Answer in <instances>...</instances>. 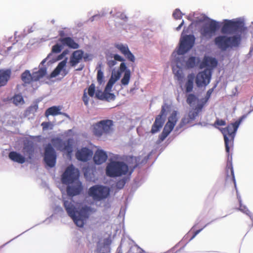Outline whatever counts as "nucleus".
<instances>
[{
    "mask_svg": "<svg viewBox=\"0 0 253 253\" xmlns=\"http://www.w3.org/2000/svg\"><path fill=\"white\" fill-rule=\"evenodd\" d=\"M244 118V116H242L235 123H231L226 127L220 129L223 135L225 151L228 157L229 156L230 149L233 147L234 139L236 132Z\"/></svg>",
    "mask_w": 253,
    "mask_h": 253,
    "instance_id": "f03ea898",
    "label": "nucleus"
},
{
    "mask_svg": "<svg viewBox=\"0 0 253 253\" xmlns=\"http://www.w3.org/2000/svg\"><path fill=\"white\" fill-rule=\"evenodd\" d=\"M68 52V50H64L62 53L60 55H59L58 56V58L59 59H61L65 55H66Z\"/></svg>",
    "mask_w": 253,
    "mask_h": 253,
    "instance_id": "6e6d98bb",
    "label": "nucleus"
},
{
    "mask_svg": "<svg viewBox=\"0 0 253 253\" xmlns=\"http://www.w3.org/2000/svg\"><path fill=\"white\" fill-rule=\"evenodd\" d=\"M35 137L33 136H29L23 138V149L22 152L25 156H27V161L29 162L34 157L35 147L34 139Z\"/></svg>",
    "mask_w": 253,
    "mask_h": 253,
    "instance_id": "f8f14e48",
    "label": "nucleus"
},
{
    "mask_svg": "<svg viewBox=\"0 0 253 253\" xmlns=\"http://www.w3.org/2000/svg\"><path fill=\"white\" fill-rule=\"evenodd\" d=\"M110 194V189L104 186L95 185L90 187L88 194L93 200L100 201L108 197Z\"/></svg>",
    "mask_w": 253,
    "mask_h": 253,
    "instance_id": "1a4fd4ad",
    "label": "nucleus"
},
{
    "mask_svg": "<svg viewBox=\"0 0 253 253\" xmlns=\"http://www.w3.org/2000/svg\"><path fill=\"white\" fill-rule=\"evenodd\" d=\"M241 42L240 35H235L228 37L221 35L216 37L214 42L215 44L222 51H225L228 48L238 47Z\"/></svg>",
    "mask_w": 253,
    "mask_h": 253,
    "instance_id": "7ed1b4c3",
    "label": "nucleus"
},
{
    "mask_svg": "<svg viewBox=\"0 0 253 253\" xmlns=\"http://www.w3.org/2000/svg\"><path fill=\"white\" fill-rule=\"evenodd\" d=\"M128 166L124 162L113 161L110 162L106 168V174L111 177L121 176L127 174Z\"/></svg>",
    "mask_w": 253,
    "mask_h": 253,
    "instance_id": "39448f33",
    "label": "nucleus"
},
{
    "mask_svg": "<svg viewBox=\"0 0 253 253\" xmlns=\"http://www.w3.org/2000/svg\"><path fill=\"white\" fill-rule=\"evenodd\" d=\"M239 203H240L239 210L240 211H242L243 212L248 214L250 212L249 210L248 209V208L246 206L242 205L241 200H239Z\"/></svg>",
    "mask_w": 253,
    "mask_h": 253,
    "instance_id": "8fccbe9b",
    "label": "nucleus"
},
{
    "mask_svg": "<svg viewBox=\"0 0 253 253\" xmlns=\"http://www.w3.org/2000/svg\"><path fill=\"white\" fill-rule=\"evenodd\" d=\"M58 41L62 44L63 46H67L72 49H78L79 47V44L71 37L59 38Z\"/></svg>",
    "mask_w": 253,
    "mask_h": 253,
    "instance_id": "393cba45",
    "label": "nucleus"
},
{
    "mask_svg": "<svg viewBox=\"0 0 253 253\" xmlns=\"http://www.w3.org/2000/svg\"><path fill=\"white\" fill-rule=\"evenodd\" d=\"M84 51L82 50L74 51L70 59L69 64L71 67H75L83 58Z\"/></svg>",
    "mask_w": 253,
    "mask_h": 253,
    "instance_id": "6ab92c4d",
    "label": "nucleus"
},
{
    "mask_svg": "<svg viewBox=\"0 0 253 253\" xmlns=\"http://www.w3.org/2000/svg\"><path fill=\"white\" fill-rule=\"evenodd\" d=\"M170 133V132L164 128L162 132L160 134L159 136V141L160 142L163 141Z\"/></svg>",
    "mask_w": 253,
    "mask_h": 253,
    "instance_id": "ea45409f",
    "label": "nucleus"
},
{
    "mask_svg": "<svg viewBox=\"0 0 253 253\" xmlns=\"http://www.w3.org/2000/svg\"><path fill=\"white\" fill-rule=\"evenodd\" d=\"M88 57V55L87 54L85 56L83 55V58H84L85 61L87 60Z\"/></svg>",
    "mask_w": 253,
    "mask_h": 253,
    "instance_id": "e2e57ef3",
    "label": "nucleus"
},
{
    "mask_svg": "<svg viewBox=\"0 0 253 253\" xmlns=\"http://www.w3.org/2000/svg\"><path fill=\"white\" fill-rule=\"evenodd\" d=\"M115 98V95L114 94L109 93L108 92H105L104 94V99L106 100H114Z\"/></svg>",
    "mask_w": 253,
    "mask_h": 253,
    "instance_id": "09e8293b",
    "label": "nucleus"
},
{
    "mask_svg": "<svg viewBox=\"0 0 253 253\" xmlns=\"http://www.w3.org/2000/svg\"><path fill=\"white\" fill-rule=\"evenodd\" d=\"M74 201L65 200L64 201V207L69 215L73 220L77 226L83 227L88 218L90 208L87 206L82 207L78 211L74 204Z\"/></svg>",
    "mask_w": 253,
    "mask_h": 253,
    "instance_id": "f257e3e1",
    "label": "nucleus"
},
{
    "mask_svg": "<svg viewBox=\"0 0 253 253\" xmlns=\"http://www.w3.org/2000/svg\"><path fill=\"white\" fill-rule=\"evenodd\" d=\"M203 228H201V229H200L197 230H196V231H195V232H194V234H193V235L192 237H191V239H193L194 238H195V237L196 236V235H197L198 234H199V233H200V232L203 230Z\"/></svg>",
    "mask_w": 253,
    "mask_h": 253,
    "instance_id": "4d7b16f0",
    "label": "nucleus"
},
{
    "mask_svg": "<svg viewBox=\"0 0 253 253\" xmlns=\"http://www.w3.org/2000/svg\"><path fill=\"white\" fill-rule=\"evenodd\" d=\"M66 64V60H64L60 62L56 67V68L53 70V71L51 73L50 76L51 77H55L58 76L61 70L65 67Z\"/></svg>",
    "mask_w": 253,
    "mask_h": 253,
    "instance_id": "2f4dec72",
    "label": "nucleus"
},
{
    "mask_svg": "<svg viewBox=\"0 0 253 253\" xmlns=\"http://www.w3.org/2000/svg\"><path fill=\"white\" fill-rule=\"evenodd\" d=\"M217 61L214 58L209 56H205L203 61L200 65V68L203 69L206 67H210L211 70L217 65Z\"/></svg>",
    "mask_w": 253,
    "mask_h": 253,
    "instance_id": "aec40b11",
    "label": "nucleus"
},
{
    "mask_svg": "<svg viewBox=\"0 0 253 253\" xmlns=\"http://www.w3.org/2000/svg\"><path fill=\"white\" fill-rule=\"evenodd\" d=\"M211 70L208 68L199 72L195 78L197 86L199 87L207 86L211 81Z\"/></svg>",
    "mask_w": 253,
    "mask_h": 253,
    "instance_id": "dca6fc26",
    "label": "nucleus"
},
{
    "mask_svg": "<svg viewBox=\"0 0 253 253\" xmlns=\"http://www.w3.org/2000/svg\"><path fill=\"white\" fill-rule=\"evenodd\" d=\"M195 38L193 35H185L181 37L179 48L176 52H173L172 55L175 56L176 54L183 55L193 46Z\"/></svg>",
    "mask_w": 253,
    "mask_h": 253,
    "instance_id": "0eeeda50",
    "label": "nucleus"
},
{
    "mask_svg": "<svg viewBox=\"0 0 253 253\" xmlns=\"http://www.w3.org/2000/svg\"><path fill=\"white\" fill-rule=\"evenodd\" d=\"M172 16L176 20L180 19L182 18V13L179 9H176L173 12Z\"/></svg>",
    "mask_w": 253,
    "mask_h": 253,
    "instance_id": "c03bdc74",
    "label": "nucleus"
},
{
    "mask_svg": "<svg viewBox=\"0 0 253 253\" xmlns=\"http://www.w3.org/2000/svg\"><path fill=\"white\" fill-rule=\"evenodd\" d=\"M108 158V156L105 152L102 150H98L96 151L93 160L97 165H100L104 163Z\"/></svg>",
    "mask_w": 253,
    "mask_h": 253,
    "instance_id": "412c9836",
    "label": "nucleus"
},
{
    "mask_svg": "<svg viewBox=\"0 0 253 253\" xmlns=\"http://www.w3.org/2000/svg\"><path fill=\"white\" fill-rule=\"evenodd\" d=\"M83 190V187L80 182L73 186H68L67 187V194L71 197L79 195Z\"/></svg>",
    "mask_w": 253,
    "mask_h": 253,
    "instance_id": "b1692460",
    "label": "nucleus"
},
{
    "mask_svg": "<svg viewBox=\"0 0 253 253\" xmlns=\"http://www.w3.org/2000/svg\"><path fill=\"white\" fill-rule=\"evenodd\" d=\"M63 45L60 44L58 43H56L54 45H53L51 49V52L53 53H60L63 49Z\"/></svg>",
    "mask_w": 253,
    "mask_h": 253,
    "instance_id": "58836bf2",
    "label": "nucleus"
},
{
    "mask_svg": "<svg viewBox=\"0 0 253 253\" xmlns=\"http://www.w3.org/2000/svg\"><path fill=\"white\" fill-rule=\"evenodd\" d=\"M92 155V151L87 147H83L81 149L78 150L76 153V158L77 159L84 162L91 159Z\"/></svg>",
    "mask_w": 253,
    "mask_h": 253,
    "instance_id": "f3484780",
    "label": "nucleus"
},
{
    "mask_svg": "<svg viewBox=\"0 0 253 253\" xmlns=\"http://www.w3.org/2000/svg\"><path fill=\"white\" fill-rule=\"evenodd\" d=\"M52 144L58 150L66 153L67 156L71 157L73 151L74 141L69 138L66 141H62L59 138H53L51 140Z\"/></svg>",
    "mask_w": 253,
    "mask_h": 253,
    "instance_id": "6e6552de",
    "label": "nucleus"
},
{
    "mask_svg": "<svg viewBox=\"0 0 253 253\" xmlns=\"http://www.w3.org/2000/svg\"><path fill=\"white\" fill-rule=\"evenodd\" d=\"M226 125V122L224 120L217 119L213 125V126L216 128H218V126H223Z\"/></svg>",
    "mask_w": 253,
    "mask_h": 253,
    "instance_id": "a18cd8bd",
    "label": "nucleus"
},
{
    "mask_svg": "<svg viewBox=\"0 0 253 253\" xmlns=\"http://www.w3.org/2000/svg\"><path fill=\"white\" fill-rule=\"evenodd\" d=\"M218 28L219 24L217 22L212 19H209L202 26L199 30L201 38L206 40L211 39Z\"/></svg>",
    "mask_w": 253,
    "mask_h": 253,
    "instance_id": "423d86ee",
    "label": "nucleus"
},
{
    "mask_svg": "<svg viewBox=\"0 0 253 253\" xmlns=\"http://www.w3.org/2000/svg\"><path fill=\"white\" fill-rule=\"evenodd\" d=\"M105 92H102L101 90H97L95 92V97L100 100L104 99Z\"/></svg>",
    "mask_w": 253,
    "mask_h": 253,
    "instance_id": "3c124183",
    "label": "nucleus"
},
{
    "mask_svg": "<svg viewBox=\"0 0 253 253\" xmlns=\"http://www.w3.org/2000/svg\"><path fill=\"white\" fill-rule=\"evenodd\" d=\"M97 70V81L100 85L104 83V74L101 68V64H100L96 68Z\"/></svg>",
    "mask_w": 253,
    "mask_h": 253,
    "instance_id": "72a5a7b5",
    "label": "nucleus"
},
{
    "mask_svg": "<svg viewBox=\"0 0 253 253\" xmlns=\"http://www.w3.org/2000/svg\"><path fill=\"white\" fill-rule=\"evenodd\" d=\"M175 62L177 64H178V62H177V60L175 61Z\"/></svg>",
    "mask_w": 253,
    "mask_h": 253,
    "instance_id": "338daca9",
    "label": "nucleus"
},
{
    "mask_svg": "<svg viewBox=\"0 0 253 253\" xmlns=\"http://www.w3.org/2000/svg\"><path fill=\"white\" fill-rule=\"evenodd\" d=\"M21 80L25 84H30L33 82V75L29 70H26L21 75Z\"/></svg>",
    "mask_w": 253,
    "mask_h": 253,
    "instance_id": "7c9ffc66",
    "label": "nucleus"
},
{
    "mask_svg": "<svg viewBox=\"0 0 253 253\" xmlns=\"http://www.w3.org/2000/svg\"><path fill=\"white\" fill-rule=\"evenodd\" d=\"M13 102L16 105L22 104L24 103L23 96L21 94H16L13 97Z\"/></svg>",
    "mask_w": 253,
    "mask_h": 253,
    "instance_id": "e433bc0d",
    "label": "nucleus"
},
{
    "mask_svg": "<svg viewBox=\"0 0 253 253\" xmlns=\"http://www.w3.org/2000/svg\"><path fill=\"white\" fill-rule=\"evenodd\" d=\"M82 70V68H81L80 69H77V70H78V71H80V70Z\"/></svg>",
    "mask_w": 253,
    "mask_h": 253,
    "instance_id": "69168bd1",
    "label": "nucleus"
},
{
    "mask_svg": "<svg viewBox=\"0 0 253 253\" xmlns=\"http://www.w3.org/2000/svg\"><path fill=\"white\" fill-rule=\"evenodd\" d=\"M83 100L85 105H87L89 101V98L87 96V93L86 92V89L84 90V94L83 96Z\"/></svg>",
    "mask_w": 253,
    "mask_h": 253,
    "instance_id": "603ef678",
    "label": "nucleus"
},
{
    "mask_svg": "<svg viewBox=\"0 0 253 253\" xmlns=\"http://www.w3.org/2000/svg\"><path fill=\"white\" fill-rule=\"evenodd\" d=\"M184 21L182 20V22L179 25V26L178 27H177L175 29V30L176 31H179L180 30V29L181 28V27H182V26L184 25Z\"/></svg>",
    "mask_w": 253,
    "mask_h": 253,
    "instance_id": "680f3d73",
    "label": "nucleus"
},
{
    "mask_svg": "<svg viewBox=\"0 0 253 253\" xmlns=\"http://www.w3.org/2000/svg\"><path fill=\"white\" fill-rule=\"evenodd\" d=\"M196 100V97L194 94H189L187 96L186 101L188 104L191 105V104H192V103L195 102Z\"/></svg>",
    "mask_w": 253,
    "mask_h": 253,
    "instance_id": "49530a36",
    "label": "nucleus"
},
{
    "mask_svg": "<svg viewBox=\"0 0 253 253\" xmlns=\"http://www.w3.org/2000/svg\"><path fill=\"white\" fill-rule=\"evenodd\" d=\"M79 171L73 165L68 167L62 175V182L68 184L74 182L79 178Z\"/></svg>",
    "mask_w": 253,
    "mask_h": 253,
    "instance_id": "4468645a",
    "label": "nucleus"
},
{
    "mask_svg": "<svg viewBox=\"0 0 253 253\" xmlns=\"http://www.w3.org/2000/svg\"><path fill=\"white\" fill-rule=\"evenodd\" d=\"M113 122L110 120H104L93 125V132L96 136L100 137L103 134H107L112 130Z\"/></svg>",
    "mask_w": 253,
    "mask_h": 253,
    "instance_id": "9d476101",
    "label": "nucleus"
},
{
    "mask_svg": "<svg viewBox=\"0 0 253 253\" xmlns=\"http://www.w3.org/2000/svg\"><path fill=\"white\" fill-rule=\"evenodd\" d=\"M61 109V107L59 106H54L49 107L45 111V116L47 117L50 115L54 116L61 114V113L60 111Z\"/></svg>",
    "mask_w": 253,
    "mask_h": 253,
    "instance_id": "c756f323",
    "label": "nucleus"
},
{
    "mask_svg": "<svg viewBox=\"0 0 253 253\" xmlns=\"http://www.w3.org/2000/svg\"><path fill=\"white\" fill-rule=\"evenodd\" d=\"M126 184V180L125 179H122L118 180L116 183V187L119 189L123 188Z\"/></svg>",
    "mask_w": 253,
    "mask_h": 253,
    "instance_id": "de8ad7c7",
    "label": "nucleus"
},
{
    "mask_svg": "<svg viewBox=\"0 0 253 253\" xmlns=\"http://www.w3.org/2000/svg\"><path fill=\"white\" fill-rule=\"evenodd\" d=\"M45 62V60L44 59V60H43L41 64H43Z\"/></svg>",
    "mask_w": 253,
    "mask_h": 253,
    "instance_id": "0e129e2a",
    "label": "nucleus"
},
{
    "mask_svg": "<svg viewBox=\"0 0 253 253\" xmlns=\"http://www.w3.org/2000/svg\"><path fill=\"white\" fill-rule=\"evenodd\" d=\"M213 88L209 89L207 92L205 97V102L197 105V106L192 110H190L187 115H185L181 120L179 124L180 127H183L184 126L192 123L196 118L198 116L200 112H201L205 105V104L208 101L210 98L211 94H212L214 88Z\"/></svg>",
    "mask_w": 253,
    "mask_h": 253,
    "instance_id": "20e7f679",
    "label": "nucleus"
},
{
    "mask_svg": "<svg viewBox=\"0 0 253 253\" xmlns=\"http://www.w3.org/2000/svg\"><path fill=\"white\" fill-rule=\"evenodd\" d=\"M177 70L175 69H173V72L177 80L179 81H181L184 77L182 70L178 65H177Z\"/></svg>",
    "mask_w": 253,
    "mask_h": 253,
    "instance_id": "f704fd0d",
    "label": "nucleus"
},
{
    "mask_svg": "<svg viewBox=\"0 0 253 253\" xmlns=\"http://www.w3.org/2000/svg\"><path fill=\"white\" fill-rule=\"evenodd\" d=\"M11 71L9 69L0 70V87L6 85L11 77Z\"/></svg>",
    "mask_w": 253,
    "mask_h": 253,
    "instance_id": "5701e85b",
    "label": "nucleus"
},
{
    "mask_svg": "<svg viewBox=\"0 0 253 253\" xmlns=\"http://www.w3.org/2000/svg\"><path fill=\"white\" fill-rule=\"evenodd\" d=\"M119 17L121 19L124 21H126L127 19L126 16L124 13H121Z\"/></svg>",
    "mask_w": 253,
    "mask_h": 253,
    "instance_id": "bf43d9fd",
    "label": "nucleus"
},
{
    "mask_svg": "<svg viewBox=\"0 0 253 253\" xmlns=\"http://www.w3.org/2000/svg\"><path fill=\"white\" fill-rule=\"evenodd\" d=\"M116 82V80L115 79H114L112 77H111L108 82L107 83V84L105 87V92H109L110 91L112 88V86L113 85V84H115Z\"/></svg>",
    "mask_w": 253,
    "mask_h": 253,
    "instance_id": "4c0bfd02",
    "label": "nucleus"
},
{
    "mask_svg": "<svg viewBox=\"0 0 253 253\" xmlns=\"http://www.w3.org/2000/svg\"><path fill=\"white\" fill-rule=\"evenodd\" d=\"M170 133V132L164 128L162 132L160 134L159 136V141L160 142L163 141Z\"/></svg>",
    "mask_w": 253,
    "mask_h": 253,
    "instance_id": "a19ab883",
    "label": "nucleus"
},
{
    "mask_svg": "<svg viewBox=\"0 0 253 253\" xmlns=\"http://www.w3.org/2000/svg\"><path fill=\"white\" fill-rule=\"evenodd\" d=\"M246 30L247 28L242 22L226 20L221 28V32L223 34H229L232 32H242Z\"/></svg>",
    "mask_w": 253,
    "mask_h": 253,
    "instance_id": "9b49d317",
    "label": "nucleus"
},
{
    "mask_svg": "<svg viewBox=\"0 0 253 253\" xmlns=\"http://www.w3.org/2000/svg\"><path fill=\"white\" fill-rule=\"evenodd\" d=\"M115 46L129 61L132 62L135 61V57L130 52L127 45L121 43L116 44Z\"/></svg>",
    "mask_w": 253,
    "mask_h": 253,
    "instance_id": "a211bd4d",
    "label": "nucleus"
},
{
    "mask_svg": "<svg viewBox=\"0 0 253 253\" xmlns=\"http://www.w3.org/2000/svg\"><path fill=\"white\" fill-rule=\"evenodd\" d=\"M195 79V76L193 73L190 74L187 76V81L185 85L187 92H190L192 91Z\"/></svg>",
    "mask_w": 253,
    "mask_h": 253,
    "instance_id": "c85d7f7f",
    "label": "nucleus"
},
{
    "mask_svg": "<svg viewBox=\"0 0 253 253\" xmlns=\"http://www.w3.org/2000/svg\"><path fill=\"white\" fill-rule=\"evenodd\" d=\"M177 121V114L175 112H172L170 117L169 118L168 122L166 123L164 128L171 132L173 129Z\"/></svg>",
    "mask_w": 253,
    "mask_h": 253,
    "instance_id": "bb28decb",
    "label": "nucleus"
},
{
    "mask_svg": "<svg viewBox=\"0 0 253 253\" xmlns=\"http://www.w3.org/2000/svg\"><path fill=\"white\" fill-rule=\"evenodd\" d=\"M8 157L11 161L21 164L27 161V159L25 156L16 151L10 152L8 154Z\"/></svg>",
    "mask_w": 253,
    "mask_h": 253,
    "instance_id": "a878e982",
    "label": "nucleus"
},
{
    "mask_svg": "<svg viewBox=\"0 0 253 253\" xmlns=\"http://www.w3.org/2000/svg\"><path fill=\"white\" fill-rule=\"evenodd\" d=\"M95 86L94 84H91L87 88V93L88 95L93 97L95 93Z\"/></svg>",
    "mask_w": 253,
    "mask_h": 253,
    "instance_id": "79ce46f5",
    "label": "nucleus"
},
{
    "mask_svg": "<svg viewBox=\"0 0 253 253\" xmlns=\"http://www.w3.org/2000/svg\"><path fill=\"white\" fill-rule=\"evenodd\" d=\"M117 62L115 60H110L107 62V65L109 67L112 68L116 64Z\"/></svg>",
    "mask_w": 253,
    "mask_h": 253,
    "instance_id": "5fc2aeb1",
    "label": "nucleus"
},
{
    "mask_svg": "<svg viewBox=\"0 0 253 253\" xmlns=\"http://www.w3.org/2000/svg\"><path fill=\"white\" fill-rule=\"evenodd\" d=\"M56 154L52 144L48 143L44 148V161L47 166L53 168L55 166Z\"/></svg>",
    "mask_w": 253,
    "mask_h": 253,
    "instance_id": "2eb2a0df",
    "label": "nucleus"
},
{
    "mask_svg": "<svg viewBox=\"0 0 253 253\" xmlns=\"http://www.w3.org/2000/svg\"><path fill=\"white\" fill-rule=\"evenodd\" d=\"M114 60L116 61L124 62L125 59L118 54H115L114 56Z\"/></svg>",
    "mask_w": 253,
    "mask_h": 253,
    "instance_id": "864d4df0",
    "label": "nucleus"
},
{
    "mask_svg": "<svg viewBox=\"0 0 253 253\" xmlns=\"http://www.w3.org/2000/svg\"><path fill=\"white\" fill-rule=\"evenodd\" d=\"M46 74V68L42 67L38 71L33 72L32 73L33 82H37L43 78Z\"/></svg>",
    "mask_w": 253,
    "mask_h": 253,
    "instance_id": "cd10ccee",
    "label": "nucleus"
},
{
    "mask_svg": "<svg viewBox=\"0 0 253 253\" xmlns=\"http://www.w3.org/2000/svg\"><path fill=\"white\" fill-rule=\"evenodd\" d=\"M66 34L64 31L61 30L59 31V36H60V38H65Z\"/></svg>",
    "mask_w": 253,
    "mask_h": 253,
    "instance_id": "13d9d810",
    "label": "nucleus"
},
{
    "mask_svg": "<svg viewBox=\"0 0 253 253\" xmlns=\"http://www.w3.org/2000/svg\"><path fill=\"white\" fill-rule=\"evenodd\" d=\"M48 125H49L48 123L43 122L42 124V126L43 129L47 128L48 126Z\"/></svg>",
    "mask_w": 253,
    "mask_h": 253,
    "instance_id": "052dcab7",
    "label": "nucleus"
},
{
    "mask_svg": "<svg viewBox=\"0 0 253 253\" xmlns=\"http://www.w3.org/2000/svg\"><path fill=\"white\" fill-rule=\"evenodd\" d=\"M169 108V106L167 104H165L162 106L160 114L156 116L155 122L152 126L151 133L154 134L158 132L162 127L167 115L166 111Z\"/></svg>",
    "mask_w": 253,
    "mask_h": 253,
    "instance_id": "ddd939ff",
    "label": "nucleus"
},
{
    "mask_svg": "<svg viewBox=\"0 0 253 253\" xmlns=\"http://www.w3.org/2000/svg\"><path fill=\"white\" fill-rule=\"evenodd\" d=\"M226 181H230L232 182L235 186H236V181L234 174L233 168L231 162H227L226 169Z\"/></svg>",
    "mask_w": 253,
    "mask_h": 253,
    "instance_id": "4be33fe9",
    "label": "nucleus"
},
{
    "mask_svg": "<svg viewBox=\"0 0 253 253\" xmlns=\"http://www.w3.org/2000/svg\"><path fill=\"white\" fill-rule=\"evenodd\" d=\"M199 61L200 60L199 58L191 56L189 57L188 60L186 61V66L188 69L193 68Z\"/></svg>",
    "mask_w": 253,
    "mask_h": 253,
    "instance_id": "473e14b6",
    "label": "nucleus"
},
{
    "mask_svg": "<svg viewBox=\"0 0 253 253\" xmlns=\"http://www.w3.org/2000/svg\"><path fill=\"white\" fill-rule=\"evenodd\" d=\"M130 78V70H126L125 72L123 78L121 80V83L124 85H127L129 83Z\"/></svg>",
    "mask_w": 253,
    "mask_h": 253,
    "instance_id": "c9c22d12",
    "label": "nucleus"
},
{
    "mask_svg": "<svg viewBox=\"0 0 253 253\" xmlns=\"http://www.w3.org/2000/svg\"><path fill=\"white\" fill-rule=\"evenodd\" d=\"M119 70H120V72H118V73H117V76H116V78L117 79L119 78L120 75H121V73L123 72H126V70H129V69H127V67L126 66V65L125 64V63L124 62H122L120 64V69H119Z\"/></svg>",
    "mask_w": 253,
    "mask_h": 253,
    "instance_id": "37998d69",
    "label": "nucleus"
}]
</instances>
